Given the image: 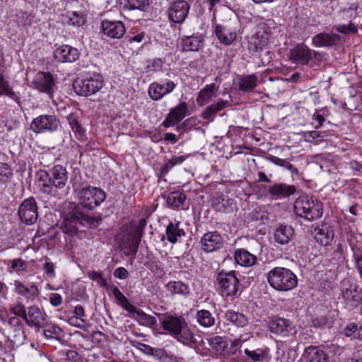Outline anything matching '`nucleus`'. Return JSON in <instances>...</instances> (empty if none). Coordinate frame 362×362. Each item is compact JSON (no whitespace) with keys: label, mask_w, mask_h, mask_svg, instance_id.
I'll list each match as a JSON object with an SVG mask.
<instances>
[{"label":"nucleus","mask_w":362,"mask_h":362,"mask_svg":"<svg viewBox=\"0 0 362 362\" xmlns=\"http://www.w3.org/2000/svg\"><path fill=\"white\" fill-rule=\"evenodd\" d=\"M78 204L71 203V211L64 218L66 226H70L66 233L76 232V228L71 226L72 223H80L87 227H95L100 218L89 216L83 212V210L92 211L100 206L106 199V193L100 187L86 185L76 189Z\"/></svg>","instance_id":"f257e3e1"},{"label":"nucleus","mask_w":362,"mask_h":362,"mask_svg":"<svg viewBox=\"0 0 362 362\" xmlns=\"http://www.w3.org/2000/svg\"><path fill=\"white\" fill-rule=\"evenodd\" d=\"M160 321L163 329L182 344L192 345L198 343L196 336L190 331L183 317L165 315Z\"/></svg>","instance_id":"f03ea898"},{"label":"nucleus","mask_w":362,"mask_h":362,"mask_svg":"<svg viewBox=\"0 0 362 362\" xmlns=\"http://www.w3.org/2000/svg\"><path fill=\"white\" fill-rule=\"evenodd\" d=\"M267 281L274 289L281 291H291L298 284L296 274L289 269L276 267L267 273Z\"/></svg>","instance_id":"7ed1b4c3"},{"label":"nucleus","mask_w":362,"mask_h":362,"mask_svg":"<svg viewBox=\"0 0 362 362\" xmlns=\"http://www.w3.org/2000/svg\"><path fill=\"white\" fill-rule=\"evenodd\" d=\"M294 212L296 216L313 221L322 216L323 206L322 202L313 197L301 196L295 201Z\"/></svg>","instance_id":"20e7f679"},{"label":"nucleus","mask_w":362,"mask_h":362,"mask_svg":"<svg viewBox=\"0 0 362 362\" xmlns=\"http://www.w3.org/2000/svg\"><path fill=\"white\" fill-rule=\"evenodd\" d=\"M103 86V80L100 75L94 74L86 78L78 77L73 82L75 92L82 96L95 94Z\"/></svg>","instance_id":"39448f33"},{"label":"nucleus","mask_w":362,"mask_h":362,"mask_svg":"<svg viewBox=\"0 0 362 362\" xmlns=\"http://www.w3.org/2000/svg\"><path fill=\"white\" fill-rule=\"evenodd\" d=\"M217 284L223 296H235L239 287V280L235 271H221L217 275Z\"/></svg>","instance_id":"423d86ee"},{"label":"nucleus","mask_w":362,"mask_h":362,"mask_svg":"<svg viewBox=\"0 0 362 362\" xmlns=\"http://www.w3.org/2000/svg\"><path fill=\"white\" fill-rule=\"evenodd\" d=\"M341 296L347 305L356 308L361 300L358 285L356 281L350 278L344 279L340 283Z\"/></svg>","instance_id":"0eeeda50"},{"label":"nucleus","mask_w":362,"mask_h":362,"mask_svg":"<svg viewBox=\"0 0 362 362\" xmlns=\"http://www.w3.org/2000/svg\"><path fill=\"white\" fill-rule=\"evenodd\" d=\"M60 126V121L54 115H41L34 118L30 129L36 134L54 132Z\"/></svg>","instance_id":"6e6552de"},{"label":"nucleus","mask_w":362,"mask_h":362,"mask_svg":"<svg viewBox=\"0 0 362 362\" xmlns=\"http://www.w3.org/2000/svg\"><path fill=\"white\" fill-rule=\"evenodd\" d=\"M18 215L21 221L27 225L35 223L38 218L37 202L30 197L25 199L20 205Z\"/></svg>","instance_id":"1a4fd4ad"},{"label":"nucleus","mask_w":362,"mask_h":362,"mask_svg":"<svg viewBox=\"0 0 362 362\" xmlns=\"http://www.w3.org/2000/svg\"><path fill=\"white\" fill-rule=\"evenodd\" d=\"M33 84L35 89L46 93L49 98L52 97L57 88L54 77L49 72H37L33 80Z\"/></svg>","instance_id":"9d476101"},{"label":"nucleus","mask_w":362,"mask_h":362,"mask_svg":"<svg viewBox=\"0 0 362 362\" xmlns=\"http://www.w3.org/2000/svg\"><path fill=\"white\" fill-rule=\"evenodd\" d=\"M313 56L317 59L320 57V54L311 50L303 43L297 45L290 51L291 60L297 64L308 65Z\"/></svg>","instance_id":"9b49d317"},{"label":"nucleus","mask_w":362,"mask_h":362,"mask_svg":"<svg viewBox=\"0 0 362 362\" xmlns=\"http://www.w3.org/2000/svg\"><path fill=\"white\" fill-rule=\"evenodd\" d=\"M189 8L188 3L184 0L173 1L168 10L169 20L174 23H182L188 15Z\"/></svg>","instance_id":"f8f14e48"},{"label":"nucleus","mask_w":362,"mask_h":362,"mask_svg":"<svg viewBox=\"0 0 362 362\" xmlns=\"http://www.w3.org/2000/svg\"><path fill=\"white\" fill-rule=\"evenodd\" d=\"M269 330L272 333L283 337H289L296 333V329L293 322L285 318L277 317L269 322Z\"/></svg>","instance_id":"ddd939ff"},{"label":"nucleus","mask_w":362,"mask_h":362,"mask_svg":"<svg viewBox=\"0 0 362 362\" xmlns=\"http://www.w3.org/2000/svg\"><path fill=\"white\" fill-rule=\"evenodd\" d=\"M101 30L104 35L110 39H121L126 33V28L121 21L103 20Z\"/></svg>","instance_id":"4468645a"},{"label":"nucleus","mask_w":362,"mask_h":362,"mask_svg":"<svg viewBox=\"0 0 362 362\" xmlns=\"http://www.w3.org/2000/svg\"><path fill=\"white\" fill-rule=\"evenodd\" d=\"M146 226L145 218L139 220V224L136 226L131 233L128 235V250L127 255L135 256L137 253L141 239L143 235L144 230Z\"/></svg>","instance_id":"2eb2a0df"},{"label":"nucleus","mask_w":362,"mask_h":362,"mask_svg":"<svg viewBox=\"0 0 362 362\" xmlns=\"http://www.w3.org/2000/svg\"><path fill=\"white\" fill-rule=\"evenodd\" d=\"M80 57L79 51L69 45H63L57 48L54 52V58L62 63H72Z\"/></svg>","instance_id":"dca6fc26"},{"label":"nucleus","mask_w":362,"mask_h":362,"mask_svg":"<svg viewBox=\"0 0 362 362\" xmlns=\"http://www.w3.org/2000/svg\"><path fill=\"white\" fill-rule=\"evenodd\" d=\"M175 87L176 84L170 80H168L164 84L153 82L149 85L148 94L153 100H159L173 92Z\"/></svg>","instance_id":"f3484780"},{"label":"nucleus","mask_w":362,"mask_h":362,"mask_svg":"<svg viewBox=\"0 0 362 362\" xmlns=\"http://www.w3.org/2000/svg\"><path fill=\"white\" fill-rule=\"evenodd\" d=\"M202 249L206 252H212L223 246V239L216 231L205 233L201 239Z\"/></svg>","instance_id":"a211bd4d"},{"label":"nucleus","mask_w":362,"mask_h":362,"mask_svg":"<svg viewBox=\"0 0 362 362\" xmlns=\"http://www.w3.org/2000/svg\"><path fill=\"white\" fill-rule=\"evenodd\" d=\"M314 239L322 246H328L331 244L334 236V230L327 223L317 226L313 232Z\"/></svg>","instance_id":"6ab92c4d"},{"label":"nucleus","mask_w":362,"mask_h":362,"mask_svg":"<svg viewBox=\"0 0 362 362\" xmlns=\"http://www.w3.org/2000/svg\"><path fill=\"white\" fill-rule=\"evenodd\" d=\"M51 187L57 190L63 189L67 182L66 169L61 165H56L50 170Z\"/></svg>","instance_id":"aec40b11"},{"label":"nucleus","mask_w":362,"mask_h":362,"mask_svg":"<svg viewBox=\"0 0 362 362\" xmlns=\"http://www.w3.org/2000/svg\"><path fill=\"white\" fill-rule=\"evenodd\" d=\"M297 188L293 185H287L284 182H278L270 186L268 193L275 199H286L293 195Z\"/></svg>","instance_id":"412c9836"},{"label":"nucleus","mask_w":362,"mask_h":362,"mask_svg":"<svg viewBox=\"0 0 362 362\" xmlns=\"http://www.w3.org/2000/svg\"><path fill=\"white\" fill-rule=\"evenodd\" d=\"M46 314L36 305L28 308V313L25 321L30 327H43L45 325Z\"/></svg>","instance_id":"4be33fe9"},{"label":"nucleus","mask_w":362,"mask_h":362,"mask_svg":"<svg viewBox=\"0 0 362 362\" xmlns=\"http://www.w3.org/2000/svg\"><path fill=\"white\" fill-rule=\"evenodd\" d=\"M341 40L339 35L334 33H320L312 37V42L315 47H332L337 45Z\"/></svg>","instance_id":"5701e85b"},{"label":"nucleus","mask_w":362,"mask_h":362,"mask_svg":"<svg viewBox=\"0 0 362 362\" xmlns=\"http://www.w3.org/2000/svg\"><path fill=\"white\" fill-rule=\"evenodd\" d=\"M13 285L15 292L20 296L25 297L28 302L30 300H33L39 295L40 291L34 284L26 286L21 281L16 280L14 281Z\"/></svg>","instance_id":"b1692460"},{"label":"nucleus","mask_w":362,"mask_h":362,"mask_svg":"<svg viewBox=\"0 0 362 362\" xmlns=\"http://www.w3.org/2000/svg\"><path fill=\"white\" fill-rule=\"evenodd\" d=\"M235 206V202L233 199L218 194L212 199V207L218 212L229 214L233 212Z\"/></svg>","instance_id":"393cba45"},{"label":"nucleus","mask_w":362,"mask_h":362,"mask_svg":"<svg viewBox=\"0 0 362 362\" xmlns=\"http://www.w3.org/2000/svg\"><path fill=\"white\" fill-rule=\"evenodd\" d=\"M204 39V36L199 33L183 36L182 37V50L185 52L199 50L203 43Z\"/></svg>","instance_id":"a878e982"},{"label":"nucleus","mask_w":362,"mask_h":362,"mask_svg":"<svg viewBox=\"0 0 362 362\" xmlns=\"http://www.w3.org/2000/svg\"><path fill=\"white\" fill-rule=\"evenodd\" d=\"M294 229L291 226L281 225L274 232V240L276 243L285 245L292 239Z\"/></svg>","instance_id":"bb28decb"},{"label":"nucleus","mask_w":362,"mask_h":362,"mask_svg":"<svg viewBox=\"0 0 362 362\" xmlns=\"http://www.w3.org/2000/svg\"><path fill=\"white\" fill-rule=\"evenodd\" d=\"M302 358L306 362H322L327 360V355L321 349L310 346L305 349Z\"/></svg>","instance_id":"cd10ccee"},{"label":"nucleus","mask_w":362,"mask_h":362,"mask_svg":"<svg viewBox=\"0 0 362 362\" xmlns=\"http://www.w3.org/2000/svg\"><path fill=\"white\" fill-rule=\"evenodd\" d=\"M180 224L179 221L170 222L166 227V238L172 244L176 243L180 238L185 235V232L180 228Z\"/></svg>","instance_id":"c85d7f7f"},{"label":"nucleus","mask_w":362,"mask_h":362,"mask_svg":"<svg viewBox=\"0 0 362 362\" xmlns=\"http://www.w3.org/2000/svg\"><path fill=\"white\" fill-rule=\"evenodd\" d=\"M234 257L235 262L240 266L243 267H251L257 262L256 256L250 253L245 249L237 250L235 252Z\"/></svg>","instance_id":"c756f323"},{"label":"nucleus","mask_w":362,"mask_h":362,"mask_svg":"<svg viewBox=\"0 0 362 362\" xmlns=\"http://www.w3.org/2000/svg\"><path fill=\"white\" fill-rule=\"evenodd\" d=\"M217 88L215 83H211L209 85H206L204 88H202L197 97V103L199 106H204L208 103H209L213 96H216V91Z\"/></svg>","instance_id":"7c9ffc66"},{"label":"nucleus","mask_w":362,"mask_h":362,"mask_svg":"<svg viewBox=\"0 0 362 362\" xmlns=\"http://www.w3.org/2000/svg\"><path fill=\"white\" fill-rule=\"evenodd\" d=\"M244 341L245 339L241 340L240 339H234L229 347L228 345L226 346L222 357L226 359L236 361L241 356L240 346Z\"/></svg>","instance_id":"2f4dec72"},{"label":"nucleus","mask_w":362,"mask_h":362,"mask_svg":"<svg viewBox=\"0 0 362 362\" xmlns=\"http://www.w3.org/2000/svg\"><path fill=\"white\" fill-rule=\"evenodd\" d=\"M217 38L225 45L231 44L236 38V33L230 30L223 25H217L215 29Z\"/></svg>","instance_id":"473e14b6"},{"label":"nucleus","mask_w":362,"mask_h":362,"mask_svg":"<svg viewBox=\"0 0 362 362\" xmlns=\"http://www.w3.org/2000/svg\"><path fill=\"white\" fill-rule=\"evenodd\" d=\"M109 288L116 298L118 305L130 313H132V311H136V307L129 302L127 298L116 286H111Z\"/></svg>","instance_id":"72a5a7b5"},{"label":"nucleus","mask_w":362,"mask_h":362,"mask_svg":"<svg viewBox=\"0 0 362 362\" xmlns=\"http://www.w3.org/2000/svg\"><path fill=\"white\" fill-rule=\"evenodd\" d=\"M225 319L238 327H243L247 324V317L242 313L233 310H228L226 312Z\"/></svg>","instance_id":"f704fd0d"},{"label":"nucleus","mask_w":362,"mask_h":362,"mask_svg":"<svg viewBox=\"0 0 362 362\" xmlns=\"http://www.w3.org/2000/svg\"><path fill=\"white\" fill-rule=\"evenodd\" d=\"M185 200L186 196L182 192L174 191L168 195L166 203L168 207L177 209L184 206Z\"/></svg>","instance_id":"c9c22d12"},{"label":"nucleus","mask_w":362,"mask_h":362,"mask_svg":"<svg viewBox=\"0 0 362 362\" xmlns=\"http://www.w3.org/2000/svg\"><path fill=\"white\" fill-rule=\"evenodd\" d=\"M8 323L14 332V340L23 341L25 339V335L21 320L17 317H12L9 318Z\"/></svg>","instance_id":"e433bc0d"},{"label":"nucleus","mask_w":362,"mask_h":362,"mask_svg":"<svg viewBox=\"0 0 362 362\" xmlns=\"http://www.w3.org/2000/svg\"><path fill=\"white\" fill-rule=\"evenodd\" d=\"M257 76L255 74L242 76L239 78V89L244 92L251 91L257 86Z\"/></svg>","instance_id":"4c0bfd02"},{"label":"nucleus","mask_w":362,"mask_h":362,"mask_svg":"<svg viewBox=\"0 0 362 362\" xmlns=\"http://www.w3.org/2000/svg\"><path fill=\"white\" fill-rule=\"evenodd\" d=\"M268 348L257 349L255 350L245 349V354L247 360H252L255 362L269 361Z\"/></svg>","instance_id":"58836bf2"},{"label":"nucleus","mask_w":362,"mask_h":362,"mask_svg":"<svg viewBox=\"0 0 362 362\" xmlns=\"http://www.w3.org/2000/svg\"><path fill=\"white\" fill-rule=\"evenodd\" d=\"M39 180L42 182L41 191L44 194L55 195L57 190L51 187L50 170L49 171L41 170L39 173Z\"/></svg>","instance_id":"ea45409f"},{"label":"nucleus","mask_w":362,"mask_h":362,"mask_svg":"<svg viewBox=\"0 0 362 362\" xmlns=\"http://www.w3.org/2000/svg\"><path fill=\"white\" fill-rule=\"evenodd\" d=\"M67 120L76 138L80 141H83L86 137V133L78 120V117L75 114L71 113L67 117Z\"/></svg>","instance_id":"a19ab883"},{"label":"nucleus","mask_w":362,"mask_h":362,"mask_svg":"<svg viewBox=\"0 0 362 362\" xmlns=\"http://www.w3.org/2000/svg\"><path fill=\"white\" fill-rule=\"evenodd\" d=\"M227 102L223 100L218 101L216 103L212 104L208 106L202 112V117L204 119H209L210 121H214L215 115L223 110L226 105Z\"/></svg>","instance_id":"79ce46f5"},{"label":"nucleus","mask_w":362,"mask_h":362,"mask_svg":"<svg viewBox=\"0 0 362 362\" xmlns=\"http://www.w3.org/2000/svg\"><path fill=\"white\" fill-rule=\"evenodd\" d=\"M267 159L271 163H274L276 165L282 167L290 171L292 176L298 175L299 171L298 168H296L294 165H293L289 161L285 159L280 158L277 156L273 155H269L267 157Z\"/></svg>","instance_id":"37998d69"},{"label":"nucleus","mask_w":362,"mask_h":362,"mask_svg":"<svg viewBox=\"0 0 362 362\" xmlns=\"http://www.w3.org/2000/svg\"><path fill=\"white\" fill-rule=\"evenodd\" d=\"M166 288L171 294H179L185 296L189 294V286L180 281H170L166 285Z\"/></svg>","instance_id":"c03bdc74"},{"label":"nucleus","mask_w":362,"mask_h":362,"mask_svg":"<svg viewBox=\"0 0 362 362\" xmlns=\"http://www.w3.org/2000/svg\"><path fill=\"white\" fill-rule=\"evenodd\" d=\"M209 344L216 351L217 356H223L227 346L226 340L221 336H214L208 339Z\"/></svg>","instance_id":"a18cd8bd"},{"label":"nucleus","mask_w":362,"mask_h":362,"mask_svg":"<svg viewBox=\"0 0 362 362\" xmlns=\"http://www.w3.org/2000/svg\"><path fill=\"white\" fill-rule=\"evenodd\" d=\"M188 106L185 102L180 103L177 106L170 110L169 115L176 122H180L187 115Z\"/></svg>","instance_id":"49530a36"},{"label":"nucleus","mask_w":362,"mask_h":362,"mask_svg":"<svg viewBox=\"0 0 362 362\" xmlns=\"http://www.w3.org/2000/svg\"><path fill=\"white\" fill-rule=\"evenodd\" d=\"M198 323L204 327H210L215 324V318L207 310H201L197 313Z\"/></svg>","instance_id":"de8ad7c7"},{"label":"nucleus","mask_w":362,"mask_h":362,"mask_svg":"<svg viewBox=\"0 0 362 362\" xmlns=\"http://www.w3.org/2000/svg\"><path fill=\"white\" fill-rule=\"evenodd\" d=\"M132 314H136V320L140 325L152 327L156 324V317L145 313L142 310L136 308V311H132Z\"/></svg>","instance_id":"09e8293b"},{"label":"nucleus","mask_w":362,"mask_h":362,"mask_svg":"<svg viewBox=\"0 0 362 362\" xmlns=\"http://www.w3.org/2000/svg\"><path fill=\"white\" fill-rule=\"evenodd\" d=\"M187 158L186 156H173L170 159L166 160L161 168L160 173L162 175L167 174L173 167L177 165L182 164Z\"/></svg>","instance_id":"8fccbe9b"},{"label":"nucleus","mask_w":362,"mask_h":362,"mask_svg":"<svg viewBox=\"0 0 362 362\" xmlns=\"http://www.w3.org/2000/svg\"><path fill=\"white\" fill-rule=\"evenodd\" d=\"M66 18L67 24L76 27L82 26L86 23V18L84 16L76 11L69 12L66 16Z\"/></svg>","instance_id":"3c124183"},{"label":"nucleus","mask_w":362,"mask_h":362,"mask_svg":"<svg viewBox=\"0 0 362 362\" xmlns=\"http://www.w3.org/2000/svg\"><path fill=\"white\" fill-rule=\"evenodd\" d=\"M148 6V0H125L124 4V7L129 10L145 11Z\"/></svg>","instance_id":"603ef678"},{"label":"nucleus","mask_w":362,"mask_h":362,"mask_svg":"<svg viewBox=\"0 0 362 362\" xmlns=\"http://www.w3.org/2000/svg\"><path fill=\"white\" fill-rule=\"evenodd\" d=\"M0 95H6L14 99L16 94L10 86L9 82L4 78L3 74H0Z\"/></svg>","instance_id":"864d4df0"},{"label":"nucleus","mask_w":362,"mask_h":362,"mask_svg":"<svg viewBox=\"0 0 362 362\" xmlns=\"http://www.w3.org/2000/svg\"><path fill=\"white\" fill-rule=\"evenodd\" d=\"M12 176L10 166L5 163H0V187L6 185Z\"/></svg>","instance_id":"5fc2aeb1"},{"label":"nucleus","mask_w":362,"mask_h":362,"mask_svg":"<svg viewBox=\"0 0 362 362\" xmlns=\"http://www.w3.org/2000/svg\"><path fill=\"white\" fill-rule=\"evenodd\" d=\"M152 355L156 360H163L164 361H175L177 362V358L171 354L168 353L163 349H152Z\"/></svg>","instance_id":"6e6d98bb"},{"label":"nucleus","mask_w":362,"mask_h":362,"mask_svg":"<svg viewBox=\"0 0 362 362\" xmlns=\"http://www.w3.org/2000/svg\"><path fill=\"white\" fill-rule=\"evenodd\" d=\"M45 336L47 338L59 339L63 334V330L57 325H52L44 330Z\"/></svg>","instance_id":"4d7b16f0"},{"label":"nucleus","mask_w":362,"mask_h":362,"mask_svg":"<svg viewBox=\"0 0 362 362\" xmlns=\"http://www.w3.org/2000/svg\"><path fill=\"white\" fill-rule=\"evenodd\" d=\"M86 274L90 279L96 281L100 287L108 288V284L106 280L103 277L100 272L96 271H88Z\"/></svg>","instance_id":"13d9d810"},{"label":"nucleus","mask_w":362,"mask_h":362,"mask_svg":"<svg viewBox=\"0 0 362 362\" xmlns=\"http://www.w3.org/2000/svg\"><path fill=\"white\" fill-rule=\"evenodd\" d=\"M334 29L342 34L356 33L358 31L357 26L351 22H349L348 25H336L334 26Z\"/></svg>","instance_id":"bf43d9fd"},{"label":"nucleus","mask_w":362,"mask_h":362,"mask_svg":"<svg viewBox=\"0 0 362 362\" xmlns=\"http://www.w3.org/2000/svg\"><path fill=\"white\" fill-rule=\"evenodd\" d=\"M17 22L22 25H29L33 23V16L24 11H20L16 15Z\"/></svg>","instance_id":"052dcab7"},{"label":"nucleus","mask_w":362,"mask_h":362,"mask_svg":"<svg viewBox=\"0 0 362 362\" xmlns=\"http://www.w3.org/2000/svg\"><path fill=\"white\" fill-rule=\"evenodd\" d=\"M358 4L353 3L348 8H344L341 13L343 18H354L357 16Z\"/></svg>","instance_id":"680f3d73"},{"label":"nucleus","mask_w":362,"mask_h":362,"mask_svg":"<svg viewBox=\"0 0 362 362\" xmlns=\"http://www.w3.org/2000/svg\"><path fill=\"white\" fill-rule=\"evenodd\" d=\"M359 327L354 323H349L344 329V333L345 336L352 337L353 339H357V332H358Z\"/></svg>","instance_id":"e2e57ef3"},{"label":"nucleus","mask_w":362,"mask_h":362,"mask_svg":"<svg viewBox=\"0 0 362 362\" xmlns=\"http://www.w3.org/2000/svg\"><path fill=\"white\" fill-rule=\"evenodd\" d=\"M43 269L46 274L49 278H54L56 276L55 271H54V264L53 262H52L48 257L45 258V263L43 266Z\"/></svg>","instance_id":"0e129e2a"},{"label":"nucleus","mask_w":362,"mask_h":362,"mask_svg":"<svg viewBox=\"0 0 362 362\" xmlns=\"http://www.w3.org/2000/svg\"><path fill=\"white\" fill-rule=\"evenodd\" d=\"M11 311L16 315L23 318L25 320L28 312L25 310L24 305L18 303L16 305L11 308Z\"/></svg>","instance_id":"69168bd1"},{"label":"nucleus","mask_w":362,"mask_h":362,"mask_svg":"<svg viewBox=\"0 0 362 362\" xmlns=\"http://www.w3.org/2000/svg\"><path fill=\"white\" fill-rule=\"evenodd\" d=\"M11 268L16 272H21L25 269L26 263L21 258L10 261Z\"/></svg>","instance_id":"338daca9"},{"label":"nucleus","mask_w":362,"mask_h":362,"mask_svg":"<svg viewBox=\"0 0 362 362\" xmlns=\"http://www.w3.org/2000/svg\"><path fill=\"white\" fill-rule=\"evenodd\" d=\"M353 259L358 273L362 272V255L354 252L353 255Z\"/></svg>","instance_id":"774afa93"}]
</instances>
